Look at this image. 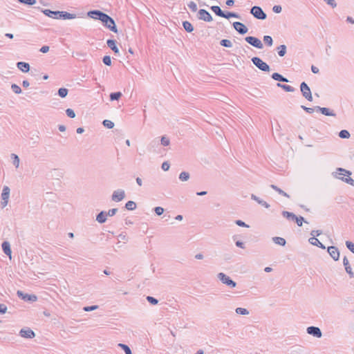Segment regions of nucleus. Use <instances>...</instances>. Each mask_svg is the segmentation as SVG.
I'll list each match as a JSON object with an SVG mask.
<instances>
[{
	"label": "nucleus",
	"mask_w": 354,
	"mask_h": 354,
	"mask_svg": "<svg viewBox=\"0 0 354 354\" xmlns=\"http://www.w3.org/2000/svg\"><path fill=\"white\" fill-rule=\"evenodd\" d=\"M277 86L282 88L287 92H293L295 91V88L292 86L287 84H281L280 83H278Z\"/></svg>",
	"instance_id": "obj_37"
},
{
	"label": "nucleus",
	"mask_w": 354,
	"mask_h": 354,
	"mask_svg": "<svg viewBox=\"0 0 354 354\" xmlns=\"http://www.w3.org/2000/svg\"><path fill=\"white\" fill-rule=\"evenodd\" d=\"M350 175H351V171L343 168H337L335 176L342 181L354 186V180L349 177Z\"/></svg>",
	"instance_id": "obj_1"
},
{
	"label": "nucleus",
	"mask_w": 354,
	"mask_h": 354,
	"mask_svg": "<svg viewBox=\"0 0 354 354\" xmlns=\"http://www.w3.org/2000/svg\"><path fill=\"white\" fill-rule=\"evenodd\" d=\"M221 45L225 47L230 48L232 46V43L229 39H222L220 42Z\"/></svg>",
	"instance_id": "obj_44"
},
{
	"label": "nucleus",
	"mask_w": 354,
	"mask_h": 354,
	"mask_svg": "<svg viewBox=\"0 0 354 354\" xmlns=\"http://www.w3.org/2000/svg\"><path fill=\"white\" fill-rule=\"evenodd\" d=\"M18 297L25 301L34 302L37 300V297L35 295H29L24 293L22 291L18 290L17 292Z\"/></svg>",
	"instance_id": "obj_9"
},
{
	"label": "nucleus",
	"mask_w": 354,
	"mask_h": 354,
	"mask_svg": "<svg viewBox=\"0 0 354 354\" xmlns=\"http://www.w3.org/2000/svg\"><path fill=\"white\" fill-rule=\"evenodd\" d=\"M187 6L193 12H196L197 10V9H198L196 3L195 2H194V1H190L187 4Z\"/></svg>",
	"instance_id": "obj_49"
},
{
	"label": "nucleus",
	"mask_w": 354,
	"mask_h": 354,
	"mask_svg": "<svg viewBox=\"0 0 354 354\" xmlns=\"http://www.w3.org/2000/svg\"><path fill=\"white\" fill-rule=\"evenodd\" d=\"M272 78L274 80L279 81V82H288V80L286 77H283L281 75H280L278 73H274L272 75Z\"/></svg>",
	"instance_id": "obj_27"
},
{
	"label": "nucleus",
	"mask_w": 354,
	"mask_h": 354,
	"mask_svg": "<svg viewBox=\"0 0 354 354\" xmlns=\"http://www.w3.org/2000/svg\"><path fill=\"white\" fill-rule=\"evenodd\" d=\"M218 279L223 283L230 288H234L236 286V283L232 280L230 277L223 272H219L217 274Z\"/></svg>",
	"instance_id": "obj_3"
},
{
	"label": "nucleus",
	"mask_w": 354,
	"mask_h": 354,
	"mask_svg": "<svg viewBox=\"0 0 354 354\" xmlns=\"http://www.w3.org/2000/svg\"><path fill=\"white\" fill-rule=\"evenodd\" d=\"M156 214L158 216L161 215L164 212V209L161 207H156L154 209Z\"/></svg>",
	"instance_id": "obj_57"
},
{
	"label": "nucleus",
	"mask_w": 354,
	"mask_h": 354,
	"mask_svg": "<svg viewBox=\"0 0 354 354\" xmlns=\"http://www.w3.org/2000/svg\"><path fill=\"white\" fill-rule=\"evenodd\" d=\"M147 300L151 304L153 305H156L158 303V299H156V298L153 297H151V296H147Z\"/></svg>",
	"instance_id": "obj_54"
},
{
	"label": "nucleus",
	"mask_w": 354,
	"mask_h": 354,
	"mask_svg": "<svg viewBox=\"0 0 354 354\" xmlns=\"http://www.w3.org/2000/svg\"><path fill=\"white\" fill-rule=\"evenodd\" d=\"M10 196V188L8 186H5L3 188L2 193H1V205L2 207H4L8 204V200Z\"/></svg>",
	"instance_id": "obj_12"
},
{
	"label": "nucleus",
	"mask_w": 354,
	"mask_h": 354,
	"mask_svg": "<svg viewBox=\"0 0 354 354\" xmlns=\"http://www.w3.org/2000/svg\"><path fill=\"white\" fill-rule=\"evenodd\" d=\"M105 15H106V13H104L100 10H91V11L88 12V16L89 17L94 19H98L101 22L105 17Z\"/></svg>",
	"instance_id": "obj_8"
},
{
	"label": "nucleus",
	"mask_w": 354,
	"mask_h": 354,
	"mask_svg": "<svg viewBox=\"0 0 354 354\" xmlns=\"http://www.w3.org/2000/svg\"><path fill=\"white\" fill-rule=\"evenodd\" d=\"M97 308H98V306L93 305V306H85V307H84L83 310L86 312H89V311L96 310Z\"/></svg>",
	"instance_id": "obj_53"
},
{
	"label": "nucleus",
	"mask_w": 354,
	"mask_h": 354,
	"mask_svg": "<svg viewBox=\"0 0 354 354\" xmlns=\"http://www.w3.org/2000/svg\"><path fill=\"white\" fill-rule=\"evenodd\" d=\"M251 14L258 19H265L266 18V13L259 6H253L250 10Z\"/></svg>",
	"instance_id": "obj_6"
},
{
	"label": "nucleus",
	"mask_w": 354,
	"mask_h": 354,
	"mask_svg": "<svg viewBox=\"0 0 354 354\" xmlns=\"http://www.w3.org/2000/svg\"><path fill=\"white\" fill-rule=\"evenodd\" d=\"M1 248L3 252L11 259L12 258V250L10 248V244L8 241H3L1 244Z\"/></svg>",
	"instance_id": "obj_17"
},
{
	"label": "nucleus",
	"mask_w": 354,
	"mask_h": 354,
	"mask_svg": "<svg viewBox=\"0 0 354 354\" xmlns=\"http://www.w3.org/2000/svg\"><path fill=\"white\" fill-rule=\"evenodd\" d=\"M103 63L106 66H111V58L109 55H105L102 58Z\"/></svg>",
	"instance_id": "obj_46"
},
{
	"label": "nucleus",
	"mask_w": 354,
	"mask_h": 354,
	"mask_svg": "<svg viewBox=\"0 0 354 354\" xmlns=\"http://www.w3.org/2000/svg\"><path fill=\"white\" fill-rule=\"evenodd\" d=\"M328 252L329 253L330 256L335 260L337 261L339 258V252L337 249V248L335 246H329L328 248Z\"/></svg>",
	"instance_id": "obj_16"
},
{
	"label": "nucleus",
	"mask_w": 354,
	"mask_h": 354,
	"mask_svg": "<svg viewBox=\"0 0 354 354\" xmlns=\"http://www.w3.org/2000/svg\"><path fill=\"white\" fill-rule=\"evenodd\" d=\"M17 66L23 73H27L30 71V65L27 62H19L17 63Z\"/></svg>",
	"instance_id": "obj_20"
},
{
	"label": "nucleus",
	"mask_w": 354,
	"mask_h": 354,
	"mask_svg": "<svg viewBox=\"0 0 354 354\" xmlns=\"http://www.w3.org/2000/svg\"><path fill=\"white\" fill-rule=\"evenodd\" d=\"M107 219V214L105 211L100 212L96 216V221L100 223H104Z\"/></svg>",
	"instance_id": "obj_24"
},
{
	"label": "nucleus",
	"mask_w": 354,
	"mask_h": 354,
	"mask_svg": "<svg viewBox=\"0 0 354 354\" xmlns=\"http://www.w3.org/2000/svg\"><path fill=\"white\" fill-rule=\"evenodd\" d=\"M234 29L241 35H244L248 32L247 27L242 23L236 21L233 23Z\"/></svg>",
	"instance_id": "obj_15"
},
{
	"label": "nucleus",
	"mask_w": 354,
	"mask_h": 354,
	"mask_svg": "<svg viewBox=\"0 0 354 354\" xmlns=\"http://www.w3.org/2000/svg\"><path fill=\"white\" fill-rule=\"evenodd\" d=\"M245 40L250 44V45L253 46L254 47L261 49L263 48V45L261 42V41L254 37L248 36L245 38Z\"/></svg>",
	"instance_id": "obj_7"
},
{
	"label": "nucleus",
	"mask_w": 354,
	"mask_h": 354,
	"mask_svg": "<svg viewBox=\"0 0 354 354\" xmlns=\"http://www.w3.org/2000/svg\"><path fill=\"white\" fill-rule=\"evenodd\" d=\"M68 93V90L66 88H59L57 91L58 95L64 98L67 96Z\"/></svg>",
	"instance_id": "obj_33"
},
{
	"label": "nucleus",
	"mask_w": 354,
	"mask_h": 354,
	"mask_svg": "<svg viewBox=\"0 0 354 354\" xmlns=\"http://www.w3.org/2000/svg\"><path fill=\"white\" fill-rule=\"evenodd\" d=\"M236 224L241 227H248L249 226L246 225L243 221L241 220L236 221Z\"/></svg>",
	"instance_id": "obj_63"
},
{
	"label": "nucleus",
	"mask_w": 354,
	"mask_h": 354,
	"mask_svg": "<svg viewBox=\"0 0 354 354\" xmlns=\"http://www.w3.org/2000/svg\"><path fill=\"white\" fill-rule=\"evenodd\" d=\"M170 167V165L168 162H164L162 164V166H161V168L162 170L164 171H168Z\"/></svg>",
	"instance_id": "obj_58"
},
{
	"label": "nucleus",
	"mask_w": 354,
	"mask_h": 354,
	"mask_svg": "<svg viewBox=\"0 0 354 354\" xmlns=\"http://www.w3.org/2000/svg\"><path fill=\"white\" fill-rule=\"evenodd\" d=\"M263 41L268 46H271L272 45V39L270 36H264Z\"/></svg>",
	"instance_id": "obj_48"
},
{
	"label": "nucleus",
	"mask_w": 354,
	"mask_h": 354,
	"mask_svg": "<svg viewBox=\"0 0 354 354\" xmlns=\"http://www.w3.org/2000/svg\"><path fill=\"white\" fill-rule=\"evenodd\" d=\"M59 17V19H73L76 17V15L66 11H60Z\"/></svg>",
	"instance_id": "obj_21"
},
{
	"label": "nucleus",
	"mask_w": 354,
	"mask_h": 354,
	"mask_svg": "<svg viewBox=\"0 0 354 354\" xmlns=\"http://www.w3.org/2000/svg\"><path fill=\"white\" fill-rule=\"evenodd\" d=\"M328 5H330L331 7L335 8L336 7L337 4L335 1V0H324Z\"/></svg>",
	"instance_id": "obj_62"
},
{
	"label": "nucleus",
	"mask_w": 354,
	"mask_h": 354,
	"mask_svg": "<svg viewBox=\"0 0 354 354\" xmlns=\"http://www.w3.org/2000/svg\"><path fill=\"white\" fill-rule=\"evenodd\" d=\"M160 142L162 146L167 147L169 145L170 140L168 137L164 136L161 137Z\"/></svg>",
	"instance_id": "obj_41"
},
{
	"label": "nucleus",
	"mask_w": 354,
	"mask_h": 354,
	"mask_svg": "<svg viewBox=\"0 0 354 354\" xmlns=\"http://www.w3.org/2000/svg\"><path fill=\"white\" fill-rule=\"evenodd\" d=\"M19 335H21V337H24V338H28V339H32L35 337V332L30 328L21 329L19 331Z\"/></svg>",
	"instance_id": "obj_14"
},
{
	"label": "nucleus",
	"mask_w": 354,
	"mask_h": 354,
	"mask_svg": "<svg viewBox=\"0 0 354 354\" xmlns=\"http://www.w3.org/2000/svg\"><path fill=\"white\" fill-rule=\"evenodd\" d=\"M19 2L25 5L32 6L36 3V0H17Z\"/></svg>",
	"instance_id": "obj_50"
},
{
	"label": "nucleus",
	"mask_w": 354,
	"mask_h": 354,
	"mask_svg": "<svg viewBox=\"0 0 354 354\" xmlns=\"http://www.w3.org/2000/svg\"><path fill=\"white\" fill-rule=\"evenodd\" d=\"M117 212H118L117 208L111 209L108 212H106L107 216H113L116 214Z\"/></svg>",
	"instance_id": "obj_56"
},
{
	"label": "nucleus",
	"mask_w": 354,
	"mask_h": 354,
	"mask_svg": "<svg viewBox=\"0 0 354 354\" xmlns=\"http://www.w3.org/2000/svg\"><path fill=\"white\" fill-rule=\"evenodd\" d=\"M11 159L12 160V164L15 166L16 168H18L19 165V158L18 156L15 153H12Z\"/></svg>",
	"instance_id": "obj_38"
},
{
	"label": "nucleus",
	"mask_w": 354,
	"mask_h": 354,
	"mask_svg": "<svg viewBox=\"0 0 354 354\" xmlns=\"http://www.w3.org/2000/svg\"><path fill=\"white\" fill-rule=\"evenodd\" d=\"M102 23L106 28L109 29L111 31L115 33L118 32V28L115 25V21L112 17L109 16L107 14H106L105 17L102 20Z\"/></svg>",
	"instance_id": "obj_2"
},
{
	"label": "nucleus",
	"mask_w": 354,
	"mask_h": 354,
	"mask_svg": "<svg viewBox=\"0 0 354 354\" xmlns=\"http://www.w3.org/2000/svg\"><path fill=\"white\" fill-rule=\"evenodd\" d=\"M294 221H296L297 225L299 227L302 226L304 221L305 222L304 218L302 216H296V218H295ZM306 223H307V222L306 221Z\"/></svg>",
	"instance_id": "obj_51"
},
{
	"label": "nucleus",
	"mask_w": 354,
	"mask_h": 354,
	"mask_svg": "<svg viewBox=\"0 0 354 354\" xmlns=\"http://www.w3.org/2000/svg\"><path fill=\"white\" fill-rule=\"evenodd\" d=\"M198 19L200 20H203L205 21H212V15L205 10L204 9H200L198 12Z\"/></svg>",
	"instance_id": "obj_11"
},
{
	"label": "nucleus",
	"mask_w": 354,
	"mask_h": 354,
	"mask_svg": "<svg viewBox=\"0 0 354 354\" xmlns=\"http://www.w3.org/2000/svg\"><path fill=\"white\" fill-rule=\"evenodd\" d=\"M7 311V306L5 304H0V314H5Z\"/></svg>",
	"instance_id": "obj_59"
},
{
	"label": "nucleus",
	"mask_w": 354,
	"mask_h": 354,
	"mask_svg": "<svg viewBox=\"0 0 354 354\" xmlns=\"http://www.w3.org/2000/svg\"><path fill=\"white\" fill-rule=\"evenodd\" d=\"M322 234V231L320 230H313L310 232V234L313 236V237H315V236H319Z\"/></svg>",
	"instance_id": "obj_64"
},
{
	"label": "nucleus",
	"mask_w": 354,
	"mask_h": 354,
	"mask_svg": "<svg viewBox=\"0 0 354 354\" xmlns=\"http://www.w3.org/2000/svg\"><path fill=\"white\" fill-rule=\"evenodd\" d=\"M307 333L315 337L320 338L322 336V331L319 328L316 326H309L306 329Z\"/></svg>",
	"instance_id": "obj_13"
},
{
	"label": "nucleus",
	"mask_w": 354,
	"mask_h": 354,
	"mask_svg": "<svg viewBox=\"0 0 354 354\" xmlns=\"http://www.w3.org/2000/svg\"><path fill=\"white\" fill-rule=\"evenodd\" d=\"M66 113L67 116L71 118H74L75 117V111L71 109H67L66 110Z\"/></svg>",
	"instance_id": "obj_52"
},
{
	"label": "nucleus",
	"mask_w": 354,
	"mask_h": 354,
	"mask_svg": "<svg viewBox=\"0 0 354 354\" xmlns=\"http://www.w3.org/2000/svg\"><path fill=\"white\" fill-rule=\"evenodd\" d=\"M270 187L272 189H273L274 190H275L277 192H278L280 195H282L288 198H290L289 194H288L286 192H283L281 189H280L277 186H276L274 185H271Z\"/></svg>",
	"instance_id": "obj_29"
},
{
	"label": "nucleus",
	"mask_w": 354,
	"mask_h": 354,
	"mask_svg": "<svg viewBox=\"0 0 354 354\" xmlns=\"http://www.w3.org/2000/svg\"><path fill=\"white\" fill-rule=\"evenodd\" d=\"M125 207L128 209V210H133V201H129L126 205H125Z\"/></svg>",
	"instance_id": "obj_61"
},
{
	"label": "nucleus",
	"mask_w": 354,
	"mask_h": 354,
	"mask_svg": "<svg viewBox=\"0 0 354 354\" xmlns=\"http://www.w3.org/2000/svg\"><path fill=\"white\" fill-rule=\"evenodd\" d=\"M272 241L274 243L281 246H284L286 243L285 239L282 237L274 236L272 238Z\"/></svg>",
	"instance_id": "obj_28"
},
{
	"label": "nucleus",
	"mask_w": 354,
	"mask_h": 354,
	"mask_svg": "<svg viewBox=\"0 0 354 354\" xmlns=\"http://www.w3.org/2000/svg\"><path fill=\"white\" fill-rule=\"evenodd\" d=\"M252 63L261 71L268 72L270 66L259 57H254L252 58Z\"/></svg>",
	"instance_id": "obj_4"
},
{
	"label": "nucleus",
	"mask_w": 354,
	"mask_h": 354,
	"mask_svg": "<svg viewBox=\"0 0 354 354\" xmlns=\"http://www.w3.org/2000/svg\"><path fill=\"white\" fill-rule=\"evenodd\" d=\"M106 44L109 48H110L115 53H119V48L116 45V41L114 39H108L106 41Z\"/></svg>",
	"instance_id": "obj_23"
},
{
	"label": "nucleus",
	"mask_w": 354,
	"mask_h": 354,
	"mask_svg": "<svg viewBox=\"0 0 354 354\" xmlns=\"http://www.w3.org/2000/svg\"><path fill=\"white\" fill-rule=\"evenodd\" d=\"M118 346L120 347L126 354H133L130 347L127 344L120 343L118 344Z\"/></svg>",
	"instance_id": "obj_35"
},
{
	"label": "nucleus",
	"mask_w": 354,
	"mask_h": 354,
	"mask_svg": "<svg viewBox=\"0 0 354 354\" xmlns=\"http://www.w3.org/2000/svg\"><path fill=\"white\" fill-rule=\"evenodd\" d=\"M102 123L103 125L108 129H112L114 127V123L109 120H104Z\"/></svg>",
	"instance_id": "obj_45"
},
{
	"label": "nucleus",
	"mask_w": 354,
	"mask_h": 354,
	"mask_svg": "<svg viewBox=\"0 0 354 354\" xmlns=\"http://www.w3.org/2000/svg\"><path fill=\"white\" fill-rule=\"evenodd\" d=\"M190 178V175L187 171H182L179 174V180L182 182L187 181Z\"/></svg>",
	"instance_id": "obj_31"
},
{
	"label": "nucleus",
	"mask_w": 354,
	"mask_h": 354,
	"mask_svg": "<svg viewBox=\"0 0 354 354\" xmlns=\"http://www.w3.org/2000/svg\"><path fill=\"white\" fill-rule=\"evenodd\" d=\"M309 243L313 245L325 249V246L315 237H311L308 240Z\"/></svg>",
	"instance_id": "obj_26"
},
{
	"label": "nucleus",
	"mask_w": 354,
	"mask_h": 354,
	"mask_svg": "<svg viewBox=\"0 0 354 354\" xmlns=\"http://www.w3.org/2000/svg\"><path fill=\"white\" fill-rule=\"evenodd\" d=\"M251 198L252 200L255 201L259 205H261L262 206H263L266 208H269L270 207V205L267 202H266L265 201L261 199L260 198H259L258 196H257L254 194H252L251 195Z\"/></svg>",
	"instance_id": "obj_25"
},
{
	"label": "nucleus",
	"mask_w": 354,
	"mask_h": 354,
	"mask_svg": "<svg viewBox=\"0 0 354 354\" xmlns=\"http://www.w3.org/2000/svg\"><path fill=\"white\" fill-rule=\"evenodd\" d=\"M281 6H274L272 8V10L275 13H280L281 12Z\"/></svg>",
	"instance_id": "obj_60"
},
{
	"label": "nucleus",
	"mask_w": 354,
	"mask_h": 354,
	"mask_svg": "<svg viewBox=\"0 0 354 354\" xmlns=\"http://www.w3.org/2000/svg\"><path fill=\"white\" fill-rule=\"evenodd\" d=\"M211 10L218 16L223 17L224 16V12L221 10L219 6H213L211 7Z\"/></svg>",
	"instance_id": "obj_30"
},
{
	"label": "nucleus",
	"mask_w": 354,
	"mask_h": 354,
	"mask_svg": "<svg viewBox=\"0 0 354 354\" xmlns=\"http://www.w3.org/2000/svg\"><path fill=\"white\" fill-rule=\"evenodd\" d=\"M315 109H317V111H319L322 114L327 115V116H335L336 115V114L333 111H330L328 108L316 106Z\"/></svg>",
	"instance_id": "obj_22"
},
{
	"label": "nucleus",
	"mask_w": 354,
	"mask_h": 354,
	"mask_svg": "<svg viewBox=\"0 0 354 354\" xmlns=\"http://www.w3.org/2000/svg\"><path fill=\"white\" fill-rule=\"evenodd\" d=\"M125 197V192L123 189L115 190L111 196V200L114 202H120Z\"/></svg>",
	"instance_id": "obj_10"
},
{
	"label": "nucleus",
	"mask_w": 354,
	"mask_h": 354,
	"mask_svg": "<svg viewBox=\"0 0 354 354\" xmlns=\"http://www.w3.org/2000/svg\"><path fill=\"white\" fill-rule=\"evenodd\" d=\"M183 26L184 29L188 32H191L194 30V28H193V26L192 25V24L187 21H183Z\"/></svg>",
	"instance_id": "obj_32"
},
{
	"label": "nucleus",
	"mask_w": 354,
	"mask_h": 354,
	"mask_svg": "<svg viewBox=\"0 0 354 354\" xmlns=\"http://www.w3.org/2000/svg\"><path fill=\"white\" fill-rule=\"evenodd\" d=\"M235 311L237 314H240L242 315H247L249 314V311L246 308H236Z\"/></svg>",
	"instance_id": "obj_42"
},
{
	"label": "nucleus",
	"mask_w": 354,
	"mask_h": 354,
	"mask_svg": "<svg viewBox=\"0 0 354 354\" xmlns=\"http://www.w3.org/2000/svg\"><path fill=\"white\" fill-rule=\"evenodd\" d=\"M222 17H224L226 19H229L230 17H234V18L239 19V18H240V16L235 12H227V13L224 12V16H223Z\"/></svg>",
	"instance_id": "obj_43"
},
{
	"label": "nucleus",
	"mask_w": 354,
	"mask_h": 354,
	"mask_svg": "<svg viewBox=\"0 0 354 354\" xmlns=\"http://www.w3.org/2000/svg\"><path fill=\"white\" fill-rule=\"evenodd\" d=\"M122 96V93L121 92H114V93H111L110 94V100L111 101H115V100H118Z\"/></svg>",
	"instance_id": "obj_36"
},
{
	"label": "nucleus",
	"mask_w": 354,
	"mask_h": 354,
	"mask_svg": "<svg viewBox=\"0 0 354 354\" xmlns=\"http://www.w3.org/2000/svg\"><path fill=\"white\" fill-rule=\"evenodd\" d=\"M301 92L303 96L308 101L313 100L310 89L306 82H302L300 85Z\"/></svg>",
	"instance_id": "obj_5"
},
{
	"label": "nucleus",
	"mask_w": 354,
	"mask_h": 354,
	"mask_svg": "<svg viewBox=\"0 0 354 354\" xmlns=\"http://www.w3.org/2000/svg\"><path fill=\"white\" fill-rule=\"evenodd\" d=\"M11 89L16 94H20L22 92L21 88L16 84L11 85Z\"/></svg>",
	"instance_id": "obj_40"
},
{
	"label": "nucleus",
	"mask_w": 354,
	"mask_h": 354,
	"mask_svg": "<svg viewBox=\"0 0 354 354\" xmlns=\"http://www.w3.org/2000/svg\"><path fill=\"white\" fill-rule=\"evenodd\" d=\"M282 215L283 217L294 221L296 218V215L292 212H289L288 211H283Z\"/></svg>",
	"instance_id": "obj_34"
},
{
	"label": "nucleus",
	"mask_w": 354,
	"mask_h": 354,
	"mask_svg": "<svg viewBox=\"0 0 354 354\" xmlns=\"http://www.w3.org/2000/svg\"><path fill=\"white\" fill-rule=\"evenodd\" d=\"M346 245L348 249L354 254V243L351 241H346Z\"/></svg>",
	"instance_id": "obj_55"
},
{
	"label": "nucleus",
	"mask_w": 354,
	"mask_h": 354,
	"mask_svg": "<svg viewBox=\"0 0 354 354\" xmlns=\"http://www.w3.org/2000/svg\"><path fill=\"white\" fill-rule=\"evenodd\" d=\"M278 55L280 57H283L285 55L286 53V46L285 45H281L278 47Z\"/></svg>",
	"instance_id": "obj_39"
},
{
	"label": "nucleus",
	"mask_w": 354,
	"mask_h": 354,
	"mask_svg": "<svg viewBox=\"0 0 354 354\" xmlns=\"http://www.w3.org/2000/svg\"><path fill=\"white\" fill-rule=\"evenodd\" d=\"M42 12L48 17L59 19L60 11H53L49 9H45L42 10Z\"/></svg>",
	"instance_id": "obj_18"
},
{
	"label": "nucleus",
	"mask_w": 354,
	"mask_h": 354,
	"mask_svg": "<svg viewBox=\"0 0 354 354\" xmlns=\"http://www.w3.org/2000/svg\"><path fill=\"white\" fill-rule=\"evenodd\" d=\"M343 264L344 266L346 272L349 274L351 278H353L354 273L352 271V268L349 264V261H348V259L346 258V257H344L343 259Z\"/></svg>",
	"instance_id": "obj_19"
},
{
	"label": "nucleus",
	"mask_w": 354,
	"mask_h": 354,
	"mask_svg": "<svg viewBox=\"0 0 354 354\" xmlns=\"http://www.w3.org/2000/svg\"><path fill=\"white\" fill-rule=\"evenodd\" d=\"M339 136L342 138H348L350 137V133L346 130H342L339 133Z\"/></svg>",
	"instance_id": "obj_47"
}]
</instances>
